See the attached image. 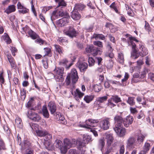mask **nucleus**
Wrapping results in <instances>:
<instances>
[{
	"instance_id": "obj_49",
	"label": "nucleus",
	"mask_w": 154,
	"mask_h": 154,
	"mask_svg": "<svg viewBox=\"0 0 154 154\" xmlns=\"http://www.w3.org/2000/svg\"><path fill=\"white\" fill-rule=\"evenodd\" d=\"M115 127L114 128V129L115 131L116 132H118V131L120 129L122 128V124L120 123H115Z\"/></svg>"
},
{
	"instance_id": "obj_11",
	"label": "nucleus",
	"mask_w": 154,
	"mask_h": 154,
	"mask_svg": "<svg viewBox=\"0 0 154 154\" xmlns=\"http://www.w3.org/2000/svg\"><path fill=\"white\" fill-rule=\"evenodd\" d=\"M77 140L75 139H72L70 140L67 138H66L64 140V145L67 147L68 148H70L71 147H74L77 145L76 142Z\"/></svg>"
},
{
	"instance_id": "obj_26",
	"label": "nucleus",
	"mask_w": 154,
	"mask_h": 154,
	"mask_svg": "<svg viewBox=\"0 0 154 154\" xmlns=\"http://www.w3.org/2000/svg\"><path fill=\"white\" fill-rule=\"evenodd\" d=\"M28 33L30 37L33 39H36L39 37V36L32 30H29Z\"/></svg>"
},
{
	"instance_id": "obj_2",
	"label": "nucleus",
	"mask_w": 154,
	"mask_h": 154,
	"mask_svg": "<svg viewBox=\"0 0 154 154\" xmlns=\"http://www.w3.org/2000/svg\"><path fill=\"white\" fill-rule=\"evenodd\" d=\"M99 122V120L97 119L94 120L92 119H89L85 121V125H81L82 127L87 128L92 132L94 135L95 136H98L97 132L96 131L95 128H91L90 127H94L96 125L97 123Z\"/></svg>"
},
{
	"instance_id": "obj_53",
	"label": "nucleus",
	"mask_w": 154,
	"mask_h": 154,
	"mask_svg": "<svg viewBox=\"0 0 154 154\" xmlns=\"http://www.w3.org/2000/svg\"><path fill=\"white\" fill-rule=\"evenodd\" d=\"M111 144L112 143L107 144V149H108L111 152H113L116 149V148H114Z\"/></svg>"
},
{
	"instance_id": "obj_37",
	"label": "nucleus",
	"mask_w": 154,
	"mask_h": 154,
	"mask_svg": "<svg viewBox=\"0 0 154 154\" xmlns=\"http://www.w3.org/2000/svg\"><path fill=\"white\" fill-rule=\"evenodd\" d=\"M36 133L37 135L39 137H44L45 135L47 134V132L45 130H38L36 131Z\"/></svg>"
},
{
	"instance_id": "obj_58",
	"label": "nucleus",
	"mask_w": 154,
	"mask_h": 154,
	"mask_svg": "<svg viewBox=\"0 0 154 154\" xmlns=\"http://www.w3.org/2000/svg\"><path fill=\"white\" fill-rule=\"evenodd\" d=\"M107 105L111 108L114 107L116 105L113 103L112 102L113 101L110 99H109L108 100Z\"/></svg>"
},
{
	"instance_id": "obj_35",
	"label": "nucleus",
	"mask_w": 154,
	"mask_h": 154,
	"mask_svg": "<svg viewBox=\"0 0 154 154\" xmlns=\"http://www.w3.org/2000/svg\"><path fill=\"white\" fill-rule=\"evenodd\" d=\"M94 97L93 95H86L85 96L84 100L87 103H89L93 100Z\"/></svg>"
},
{
	"instance_id": "obj_52",
	"label": "nucleus",
	"mask_w": 154,
	"mask_h": 154,
	"mask_svg": "<svg viewBox=\"0 0 154 154\" xmlns=\"http://www.w3.org/2000/svg\"><path fill=\"white\" fill-rule=\"evenodd\" d=\"M29 10L26 8L23 7V8L20 9L18 11L19 13L23 14H26L28 12Z\"/></svg>"
},
{
	"instance_id": "obj_64",
	"label": "nucleus",
	"mask_w": 154,
	"mask_h": 154,
	"mask_svg": "<svg viewBox=\"0 0 154 154\" xmlns=\"http://www.w3.org/2000/svg\"><path fill=\"white\" fill-rule=\"evenodd\" d=\"M94 89L95 92H99L100 90V87L97 85H95L94 87Z\"/></svg>"
},
{
	"instance_id": "obj_46",
	"label": "nucleus",
	"mask_w": 154,
	"mask_h": 154,
	"mask_svg": "<svg viewBox=\"0 0 154 154\" xmlns=\"http://www.w3.org/2000/svg\"><path fill=\"white\" fill-rule=\"evenodd\" d=\"M109 7L110 8L113 9L116 13H119L118 10L117 8V7L116 5L115 2H114L112 3L110 5Z\"/></svg>"
},
{
	"instance_id": "obj_63",
	"label": "nucleus",
	"mask_w": 154,
	"mask_h": 154,
	"mask_svg": "<svg viewBox=\"0 0 154 154\" xmlns=\"http://www.w3.org/2000/svg\"><path fill=\"white\" fill-rule=\"evenodd\" d=\"M69 154H79L75 149H70L69 150Z\"/></svg>"
},
{
	"instance_id": "obj_9",
	"label": "nucleus",
	"mask_w": 154,
	"mask_h": 154,
	"mask_svg": "<svg viewBox=\"0 0 154 154\" xmlns=\"http://www.w3.org/2000/svg\"><path fill=\"white\" fill-rule=\"evenodd\" d=\"M27 116L28 118L34 122H38L41 119L39 115L31 110L28 111Z\"/></svg>"
},
{
	"instance_id": "obj_19",
	"label": "nucleus",
	"mask_w": 154,
	"mask_h": 154,
	"mask_svg": "<svg viewBox=\"0 0 154 154\" xmlns=\"http://www.w3.org/2000/svg\"><path fill=\"white\" fill-rule=\"evenodd\" d=\"M77 66L81 72H83L87 68L88 65L85 62H79L77 63Z\"/></svg>"
},
{
	"instance_id": "obj_25",
	"label": "nucleus",
	"mask_w": 154,
	"mask_h": 154,
	"mask_svg": "<svg viewBox=\"0 0 154 154\" xmlns=\"http://www.w3.org/2000/svg\"><path fill=\"white\" fill-rule=\"evenodd\" d=\"M59 17H70L68 14L62 10H57Z\"/></svg>"
},
{
	"instance_id": "obj_13",
	"label": "nucleus",
	"mask_w": 154,
	"mask_h": 154,
	"mask_svg": "<svg viewBox=\"0 0 154 154\" xmlns=\"http://www.w3.org/2000/svg\"><path fill=\"white\" fill-rule=\"evenodd\" d=\"M34 100L33 98H31L30 100L27 102L26 106L29 108H31L30 110H33L34 111L38 110L41 108V106L39 104L37 105L35 107H33L34 105L33 103Z\"/></svg>"
},
{
	"instance_id": "obj_61",
	"label": "nucleus",
	"mask_w": 154,
	"mask_h": 154,
	"mask_svg": "<svg viewBox=\"0 0 154 154\" xmlns=\"http://www.w3.org/2000/svg\"><path fill=\"white\" fill-rule=\"evenodd\" d=\"M145 25L144 27L145 29L148 32L151 31V29L150 27V26L149 23L146 21H145Z\"/></svg>"
},
{
	"instance_id": "obj_23",
	"label": "nucleus",
	"mask_w": 154,
	"mask_h": 154,
	"mask_svg": "<svg viewBox=\"0 0 154 154\" xmlns=\"http://www.w3.org/2000/svg\"><path fill=\"white\" fill-rule=\"evenodd\" d=\"M139 49L141 50L140 55L142 56H146L148 54L147 50L144 46L142 44L139 45Z\"/></svg>"
},
{
	"instance_id": "obj_43",
	"label": "nucleus",
	"mask_w": 154,
	"mask_h": 154,
	"mask_svg": "<svg viewBox=\"0 0 154 154\" xmlns=\"http://www.w3.org/2000/svg\"><path fill=\"white\" fill-rule=\"evenodd\" d=\"M134 97H129L127 101V103L131 106L134 105L135 102L134 100Z\"/></svg>"
},
{
	"instance_id": "obj_47",
	"label": "nucleus",
	"mask_w": 154,
	"mask_h": 154,
	"mask_svg": "<svg viewBox=\"0 0 154 154\" xmlns=\"http://www.w3.org/2000/svg\"><path fill=\"white\" fill-rule=\"evenodd\" d=\"M35 42L39 44L40 45H43L44 44H46V42L44 40L40 38L39 36L38 38H36V39L35 41Z\"/></svg>"
},
{
	"instance_id": "obj_30",
	"label": "nucleus",
	"mask_w": 154,
	"mask_h": 154,
	"mask_svg": "<svg viewBox=\"0 0 154 154\" xmlns=\"http://www.w3.org/2000/svg\"><path fill=\"white\" fill-rule=\"evenodd\" d=\"M15 123L16 125L19 128H22L23 124L22 122L21 119L19 117H17L15 119Z\"/></svg>"
},
{
	"instance_id": "obj_62",
	"label": "nucleus",
	"mask_w": 154,
	"mask_h": 154,
	"mask_svg": "<svg viewBox=\"0 0 154 154\" xmlns=\"http://www.w3.org/2000/svg\"><path fill=\"white\" fill-rule=\"evenodd\" d=\"M58 116L59 117V119L63 122H64V123L66 122V120L63 116L61 115L60 113L57 114Z\"/></svg>"
},
{
	"instance_id": "obj_6",
	"label": "nucleus",
	"mask_w": 154,
	"mask_h": 154,
	"mask_svg": "<svg viewBox=\"0 0 154 154\" xmlns=\"http://www.w3.org/2000/svg\"><path fill=\"white\" fill-rule=\"evenodd\" d=\"M85 51L87 53H91L94 56L98 54H100L102 52V50L94 47L92 45H88L85 48Z\"/></svg>"
},
{
	"instance_id": "obj_27",
	"label": "nucleus",
	"mask_w": 154,
	"mask_h": 154,
	"mask_svg": "<svg viewBox=\"0 0 154 154\" xmlns=\"http://www.w3.org/2000/svg\"><path fill=\"white\" fill-rule=\"evenodd\" d=\"M42 112L44 116L47 118L49 117V114L47 107L45 106L42 107Z\"/></svg>"
},
{
	"instance_id": "obj_39",
	"label": "nucleus",
	"mask_w": 154,
	"mask_h": 154,
	"mask_svg": "<svg viewBox=\"0 0 154 154\" xmlns=\"http://www.w3.org/2000/svg\"><path fill=\"white\" fill-rule=\"evenodd\" d=\"M110 99L116 103H117L121 101L120 98L117 95L112 96Z\"/></svg>"
},
{
	"instance_id": "obj_54",
	"label": "nucleus",
	"mask_w": 154,
	"mask_h": 154,
	"mask_svg": "<svg viewBox=\"0 0 154 154\" xmlns=\"http://www.w3.org/2000/svg\"><path fill=\"white\" fill-rule=\"evenodd\" d=\"M45 51V55H47L49 57L51 56V55L50 54L51 52V50L50 48H44Z\"/></svg>"
},
{
	"instance_id": "obj_44",
	"label": "nucleus",
	"mask_w": 154,
	"mask_h": 154,
	"mask_svg": "<svg viewBox=\"0 0 154 154\" xmlns=\"http://www.w3.org/2000/svg\"><path fill=\"white\" fill-rule=\"evenodd\" d=\"M54 46L56 50L60 54L63 53L62 48L59 45H55Z\"/></svg>"
},
{
	"instance_id": "obj_3",
	"label": "nucleus",
	"mask_w": 154,
	"mask_h": 154,
	"mask_svg": "<svg viewBox=\"0 0 154 154\" xmlns=\"http://www.w3.org/2000/svg\"><path fill=\"white\" fill-rule=\"evenodd\" d=\"M79 77L77 71L75 69H73L71 72L68 74L65 80L66 85H68L71 83L73 84H75L78 81Z\"/></svg>"
},
{
	"instance_id": "obj_48",
	"label": "nucleus",
	"mask_w": 154,
	"mask_h": 154,
	"mask_svg": "<svg viewBox=\"0 0 154 154\" xmlns=\"http://www.w3.org/2000/svg\"><path fill=\"white\" fill-rule=\"evenodd\" d=\"M62 153L65 154L67 152L68 148L66 146L64 145L63 146H61L59 148Z\"/></svg>"
},
{
	"instance_id": "obj_7",
	"label": "nucleus",
	"mask_w": 154,
	"mask_h": 154,
	"mask_svg": "<svg viewBox=\"0 0 154 154\" xmlns=\"http://www.w3.org/2000/svg\"><path fill=\"white\" fill-rule=\"evenodd\" d=\"M64 33L66 35L71 38L76 37L78 34L74 27L72 26H69L66 28L65 30Z\"/></svg>"
},
{
	"instance_id": "obj_60",
	"label": "nucleus",
	"mask_w": 154,
	"mask_h": 154,
	"mask_svg": "<svg viewBox=\"0 0 154 154\" xmlns=\"http://www.w3.org/2000/svg\"><path fill=\"white\" fill-rule=\"evenodd\" d=\"M3 72H0V82L1 83V87H2V84H4L5 82V79L3 76Z\"/></svg>"
},
{
	"instance_id": "obj_10",
	"label": "nucleus",
	"mask_w": 154,
	"mask_h": 154,
	"mask_svg": "<svg viewBox=\"0 0 154 154\" xmlns=\"http://www.w3.org/2000/svg\"><path fill=\"white\" fill-rule=\"evenodd\" d=\"M21 148L22 150L26 149V154H33V150L31 148L30 143L27 140H25L22 145Z\"/></svg>"
},
{
	"instance_id": "obj_56",
	"label": "nucleus",
	"mask_w": 154,
	"mask_h": 154,
	"mask_svg": "<svg viewBox=\"0 0 154 154\" xmlns=\"http://www.w3.org/2000/svg\"><path fill=\"white\" fill-rule=\"evenodd\" d=\"M45 138L44 139L45 140L48 141L52 139V135L48 133L47 132V134L45 136Z\"/></svg>"
},
{
	"instance_id": "obj_21",
	"label": "nucleus",
	"mask_w": 154,
	"mask_h": 154,
	"mask_svg": "<svg viewBox=\"0 0 154 154\" xmlns=\"http://www.w3.org/2000/svg\"><path fill=\"white\" fill-rule=\"evenodd\" d=\"M107 99V97L106 96L98 97L95 102L94 104L100 106L101 103H103L105 101H106Z\"/></svg>"
},
{
	"instance_id": "obj_14",
	"label": "nucleus",
	"mask_w": 154,
	"mask_h": 154,
	"mask_svg": "<svg viewBox=\"0 0 154 154\" xmlns=\"http://www.w3.org/2000/svg\"><path fill=\"white\" fill-rule=\"evenodd\" d=\"M71 93L77 101L79 100V98L81 99L84 94V93H82L78 88H77L75 91H72Z\"/></svg>"
},
{
	"instance_id": "obj_59",
	"label": "nucleus",
	"mask_w": 154,
	"mask_h": 154,
	"mask_svg": "<svg viewBox=\"0 0 154 154\" xmlns=\"http://www.w3.org/2000/svg\"><path fill=\"white\" fill-rule=\"evenodd\" d=\"M105 145V142L103 139H100L99 141V147L102 149Z\"/></svg>"
},
{
	"instance_id": "obj_28",
	"label": "nucleus",
	"mask_w": 154,
	"mask_h": 154,
	"mask_svg": "<svg viewBox=\"0 0 154 154\" xmlns=\"http://www.w3.org/2000/svg\"><path fill=\"white\" fill-rule=\"evenodd\" d=\"M8 60L10 63L11 66L12 68L15 67V63L13 57L11 55H7Z\"/></svg>"
},
{
	"instance_id": "obj_22",
	"label": "nucleus",
	"mask_w": 154,
	"mask_h": 154,
	"mask_svg": "<svg viewBox=\"0 0 154 154\" xmlns=\"http://www.w3.org/2000/svg\"><path fill=\"white\" fill-rule=\"evenodd\" d=\"M15 10V6L14 5H11L8 6L5 10V12L8 14L12 12H14Z\"/></svg>"
},
{
	"instance_id": "obj_15",
	"label": "nucleus",
	"mask_w": 154,
	"mask_h": 154,
	"mask_svg": "<svg viewBox=\"0 0 154 154\" xmlns=\"http://www.w3.org/2000/svg\"><path fill=\"white\" fill-rule=\"evenodd\" d=\"M69 18L70 17H63L57 21V25L60 27L64 26L65 24L69 22Z\"/></svg>"
},
{
	"instance_id": "obj_36",
	"label": "nucleus",
	"mask_w": 154,
	"mask_h": 154,
	"mask_svg": "<svg viewBox=\"0 0 154 154\" xmlns=\"http://www.w3.org/2000/svg\"><path fill=\"white\" fill-rule=\"evenodd\" d=\"M93 38H95L96 40L99 39L103 40L105 39V36L101 34L95 33L93 35Z\"/></svg>"
},
{
	"instance_id": "obj_41",
	"label": "nucleus",
	"mask_w": 154,
	"mask_h": 154,
	"mask_svg": "<svg viewBox=\"0 0 154 154\" xmlns=\"http://www.w3.org/2000/svg\"><path fill=\"white\" fill-rule=\"evenodd\" d=\"M29 126L31 127L32 129L34 131L36 132L38 131V125L36 123H29Z\"/></svg>"
},
{
	"instance_id": "obj_40",
	"label": "nucleus",
	"mask_w": 154,
	"mask_h": 154,
	"mask_svg": "<svg viewBox=\"0 0 154 154\" xmlns=\"http://www.w3.org/2000/svg\"><path fill=\"white\" fill-rule=\"evenodd\" d=\"M118 60L119 62L122 64H123L124 63V58L123 54L122 53L120 52L119 53L118 55Z\"/></svg>"
},
{
	"instance_id": "obj_51",
	"label": "nucleus",
	"mask_w": 154,
	"mask_h": 154,
	"mask_svg": "<svg viewBox=\"0 0 154 154\" xmlns=\"http://www.w3.org/2000/svg\"><path fill=\"white\" fill-rule=\"evenodd\" d=\"M20 95L22 99L24 100L26 96V90L24 89L20 91Z\"/></svg>"
},
{
	"instance_id": "obj_34",
	"label": "nucleus",
	"mask_w": 154,
	"mask_h": 154,
	"mask_svg": "<svg viewBox=\"0 0 154 154\" xmlns=\"http://www.w3.org/2000/svg\"><path fill=\"white\" fill-rule=\"evenodd\" d=\"M118 135L120 137L124 136L125 134L126 131L124 128H122L118 131V132H116Z\"/></svg>"
},
{
	"instance_id": "obj_12",
	"label": "nucleus",
	"mask_w": 154,
	"mask_h": 154,
	"mask_svg": "<svg viewBox=\"0 0 154 154\" xmlns=\"http://www.w3.org/2000/svg\"><path fill=\"white\" fill-rule=\"evenodd\" d=\"M100 123V128L104 130L108 129L110 125V122L109 118H106L101 121Z\"/></svg>"
},
{
	"instance_id": "obj_17",
	"label": "nucleus",
	"mask_w": 154,
	"mask_h": 154,
	"mask_svg": "<svg viewBox=\"0 0 154 154\" xmlns=\"http://www.w3.org/2000/svg\"><path fill=\"white\" fill-rule=\"evenodd\" d=\"M104 138L107 140V144L112 143L114 140L113 134L109 132H107L105 133Z\"/></svg>"
},
{
	"instance_id": "obj_50",
	"label": "nucleus",
	"mask_w": 154,
	"mask_h": 154,
	"mask_svg": "<svg viewBox=\"0 0 154 154\" xmlns=\"http://www.w3.org/2000/svg\"><path fill=\"white\" fill-rule=\"evenodd\" d=\"M95 62V59L94 60L92 57H90L88 59L89 66H92L94 65Z\"/></svg>"
},
{
	"instance_id": "obj_8",
	"label": "nucleus",
	"mask_w": 154,
	"mask_h": 154,
	"mask_svg": "<svg viewBox=\"0 0 154 154\" xmlns=\"http://www.w3.org/2000/svg\"><path fill=\"white\" fill-rule=\"evenodd\" d=\"M138 145L136 138L133 137H130L127 142V147L130 149H133L135 146Z\"/></svg>"
},
{
	"instance_id": "obj_29",
	"label": "nucleus",
	"mask_w": 154,
	"mask_h": 154,
	"mask_svg": "<svg viewBox=\"0 0 154 154\" xmlns=\"http://www.w3.org/2000/svg\"><path fill=\"white\" fill-rule=\"evenodd\" d=\"M137 136V137L136 140L138 145L143 142L145 138V137L141 134H139Z\"/></svg>"
},
{
	"instance_id": "obj_33",
	"label": "nucleus",
	"mask_w": 154,
	"mask_h": 154,
	"mask_svg": "<svg viewBox=\"0 0 154 154\" xmlns=\"http://www.w3.org/2000/svg\"><path fill=\"white\" fill-rule=\"evenodd\" d=\"M150 144L148 143H146L144 146L143 147V150L141 151L143 152L144 153L146 154V153L149 150L150 148Z\"/></svg>"
},
{
	"instance_id": "obj_38",
	"label": "nucleus",
	"mask_w": 154,
	"mask_h": 154,
	"mask_svg": "<svg viewBox=\"0 0 154 154\" xmlns=\"http://www.w3.org/2000/svg\"><path fill=\"white\" fill-rule=\"evenodd\" d=\"M56 2L58 3V7H61V8L65 7L66 5V4L65 3L64 0H56Z\"/></svg>"
},
{
	"instance_id": "obj_42",
	"label": "nucleus",
	"mask_w": 154,
	"mask_h": 154,
	"mask_svg": "<svg viewBox=\"0 0 154 154\" xmlns=\"http://www.w3.org/2000/svg\"><path fill=\"white\" fill-rule=\"evenodd\" d=\"M62 144V143L60 140H57L54 143V146L57 148H59Z\"/></svg>"
},
{
	"instance_id": "obj_45",
	"label": "nucleus",
	"mask_w": 154,
	"mask_h": 154,
	"mask_svg": "<svg viewBox=\"0 0 154 154\" xmlns=\"http://www.w3.org/2000/svg\"><path fill=\"white\" fill-rule=\"evenodd\" d=\"M68 62L67 59L64 58L60 60V61L59 64L60 65L66 66Z\"/></svg>"
},
{
	"instance_id": "obj_1",
	"label": "nucleus",
	"mask_w": 154,
	"mask_h": 154,
	"mask_svg": "<svg viewBox=\"0 0 154 154\" xmlns=\"http://www.w3.org/2000/svg\"><path fill=\"white\" fill-rule=\"evenodd\" d=\"M83 138V141L78 140L76 142L78 149L81 151L80 154H84L86 151L85 144H88L89 142L92 141L91 136L89 135H84Z\"/></svg>"
},
{
	"instance_id": "obj_20",
	"label": "nucleus",
	"mask_w": 154,
	"mask_h": 154,
	"mask_svg": "<svg viewBox=\"0 0 154 154\" xmlns=\"http://www.w3.org/2000/svg\"><path fill=\"white\" fill-rule=\"evenodd\" d=\"M72 18L75 20H79L81 17V15L78 12L74 9L71 13Z\"/></svg>"
},
{
	"instance_id": "obj_16",
	"label": "nucleus",
	"mask_w": 154,
	"mask_h": 154,
	"mask_svg": "<svg viewBox=\"0 0 154 154\" xmlns=\"http://www.w3.org/2000/svg\"><path fill=\"white\" fill-rule=\"evenodd\" d=\"M48 109L50 111L51 114H54L57 109L56 105L55 103L53 102H50L48 104Z\"/></svg>"
},
{
	"instance_id": "obj_24",
	"label": "nucleus",
	"mask_w": 154,
	"mask_h": 154,
	"mask_svg": "<svg viewBox=\"0 0 154 154\" xmlns=\"http://www.w3.org/2000/svg\"><path fill=\"white\" fill-rule=\"evenodd\" d=\"M59 18L57 10L53 11L51 14V19L53 22V21Z\"/></svg>"
},
{
	"instance_id": "obj_32",
	"label": "nucleus",
	"mask_w": 154,
	"mask_h": 154,
	"mask_svg": "<svg viewBox=\"0 0 154 154\" xmlns=\"http://www.w3.org/2000/svg\"><path fill=\"white\" fill-rule=\"evenodd\" d=\"M85 5L81 3L77 4L75 5L74 9L76 11H82L85 8Z\"/></svg>"
},
{
	"instance_id": "obj_18",
	"label": "nucleus",
	"mask_w": 154,
	"mask_h": 154,
	"mask_svg": "<svg viewBox=\"0 0 154 154\" xmlns=\"http://www.w3.org/2000/svg\"><path fill=\"white\" fill-rule=\"evenodd\" d=\"M134 118L132 116H127L125 120H123V123L125 126L128 127L131 124L133 121Z\"/></svg>"
},
{
	"instance_id": "obj_5",
	"label": "nucleus",
	"mask_w": 154,
	"mask_h": 154,
	"mask_svg": "<svg viewBox=\"0 0 154 154\" xmlns=\"http://www.w3.org/2000/svg\"><path fill=\"white\" fill-rule=\"evenodd\" d=\"M64 68H56L54 70L55 74L54 77L57 82H62L64 80L63 74V73Z\"/></svg>"
},
{
	"instance_id": "obj_57",
	"label": "nucleus",
	"mask_w": 154,
	"mask_h": 154,
	"mask_svg": "<svg viewBox=\"0 0 154 154\" xmlns=\"http://www.w3.org/2000/svg\"><path fill=\"white\" fill-rule=\"evenodd\" d=\"M3 127L6 134L8 135L10 134V131L8 126L7 125H4Z\"/></svg>"
},
{
	"instance_id": "obj_31",
	"label": "nucleus",
	"mask_w": 154,
	"mask_h": 154,
	"mask_svg": "<svg viewBox=\"0 0 154 154\" xmlns=\"http://www.w3.org/2000/svg\"><path fill=\"white\" fill-rule=\"evenodd\" d=\"M115 123L122 124L123 121L122 118L119 115H116L114 118Z\"/></svg>"
},
{
	"instance_id": "obj_4",
	"label": "nucleus",
	"mask_w": 154,
	"mask_h": 154,
	"mask_svg": "<svg viewBox=\"0 0 154 154\" xmlns=\"http://www.w3.org/2000/svg\"><path fill=\"white\" fill-rule=\"evenodd\" d=\"M129 41H128V45L131 46V47L134 53V55L131 56L132 58L134 59H137L139 57V55L138 54V51L137 50L136 45L133 42V41H135L136 42H139V41L136 38L134 37H132L131 36L129 37Z\"/></svg>"
},
{
	"instance_id": "obj_55",
	"label": "nucleus",
	"mask_w": 154,
	"mask_h": 154,
	"mask_svg": "<svg viewBox=\"0 0 154 154\" xmlns=\"http://www.w3.org/2000/svg\"><path fill=\"white\" fill-rule=\"evenodd\" d=\"M94 44L96 46L100 48H102L103 47L102 43L99 41H96L93 42Z\"/></svg>"
}]
</instances>
